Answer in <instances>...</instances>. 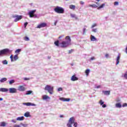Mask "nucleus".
<instances>
[{
    "mask_svg": "<svg viewBox=\"0 0 127 127\" xmlns=\"http://www.w3.org/2000/svg\"><path fill=\"white\" fill-rule=\"evenodd\" d=\"M89 73H90V69H86L85 71V73L87 75V76H88V75H89Z\"/></svg>",
    "mask_w": 127,
    "mask_h": 127,
    "instance_id": "obj_34",
    "label": "nucleus"
},
{
    "mask_svg": "<svg viewBox=\"0 0 127 127\" xmlns=\"http://www.w3.org/2000/svg\"><path fill=\"white\" fill-rule=\"evenodd\" d=\"M14 82H15L14 80L12 79L9 81V85H12V84H13V83H14Z\"/></svg>",
    "mask_w": 127,
    "mask_h": 127,
    "instance_id": "obj_30",
    "label": "nucleus"
},
{
    "mask_svg": "<svg viewBox=\"0 0 127 127\" xmlns=\"http://www.w3.org/2000/svg\"><path fill=\"white\" fill-rule=\"evenodd\" d=\"M105 103L103 101V100H100L99 102V104L101 105V106H102Z\"/></svg>",
    "mask_w": 127,
    "mask_h": 127,
    "instance_id": "obj_37",
    "label": "nucleus"
},
{
    "mask_svg": "<svg viewBox=\"0 0 127 127\" xmlns=\"http://www.w3.org/2000/svg\"><path fill=\"white\" fill-rule=\"evenodd\" d=\"M23 39L25 41H29L30 40L29 38L27 36L24 37Z\"/></svg>",
    "mask_w": 127,
    "mask_h": 127,
    "instance_id": "obj_26",
    "label": "nucleus"
},
{
    "mask_svg": "<svg viewBox=\"0 0 127 127\" xmlns=\"http://www.w3.org/2000/svg\"><path fill=\"white\" fill-rule=\"evenodd\" d=\"M30 104H31L30 106H33L34 107H35V106H36V104L32 103H30Z\"/></svg>",
    "mask_w": 127,
    "mask_h": 127,
    "instance_id": "obj_52",
    "label": "nucleus"
},
{
    "mask_svg": "<svg viewBox=\"0 0 127 127\" xmlns=\"http://www.w3.org/2000/svg\"><path fill=\"white\" fill-rule=\"evenodd\" d=\"M13 127H21V126H20V125H14L13 126Z\"/></svg>",
    "mask_w": 127,
    "mask_h": 127,
    "instance_id": "obj_44",
    "label": "nucleus"
},
{
    "mask_svg": "<svg viewBox=\"0 0 127 127\" xmlns=\"http://www.w3.org/2000/svg\"><path fill=\"white\" fill-rule=\"evenodd\" d=\"M19 91H21L22 92H23L24 91H25V87H24L22 85H20L18 87Z\"/></svg>",
    "mask_w": 127,
    "mask_h": 127,
    "instance_id": "obj_12",
    "label": "nucleus"
},
{
    "mask_svg": "<svg viewBox=\"0 0 127 127\" xmlns=\"http://www.w3.org/2000/svg\"><path fill=\"white\" fill-rule=\"evenodd\" d=\"M23 105H24L25 106H28V107L30 106V102L28 103H24Z\"/></svg>",
    "mask_w": 127,
    "mask_h": 127,
    "instance_id": "obj_32",
    "label": "nucleus"
},
{
    "mask_svg": "<svg viewBox=\"0 0 127 127\" xmlns=\"http://www.w3.org/2000/svg\"><path fill=\"white\" fill-rule=\"evenodd\" d=\"M55 11L57 12V13H64L65 10L64 8H62V7L57 6L55 9Z\"/></svg>",
    "mask_w": 127,
    "mask_h": 127,
    "instance_id": "obj_2",
    "label": "nucleus"
},
{
    "mask_svg": "<svg viewBox=\"0 0 127 127\" xmlns=\"http://www.w3.org/2000/svg\"><path fill=\"white\" fill-rule=\"evenodd\" d=\"M36 12V10H31L28 12V14L30 16V17L32 18L33 17V15Z\"/></svg>",
    "mask_w": 127,
    "mask_h": 127,
    "instance_id": "obj_9",
    "label": "nucleus"
},
{
    "mask_svg": "<svg viewBox=\"0 0 127 127\" xmlns=\"http://www.w3.org/2000/svg\"><path fill=\"white\" fill-rule=\"evenodd\" d=\"M69 8H70V9H75L76 6H75V5H70Z\"/></svg>",
    "mask_w": 127,
    "mask_h": 127,
    "instance_id": "obj_25",
    "label": "nucleus"
},
{
    "mask_svg": "<svg viewBox=\"0 0 127 127\" xmlns=\"http://www.w3.org/2000/svg\"><path fill=\"white\" fill-rule=\"evenodd\" d=\"M91 41H97V38L95 36L91 35L90 37Z\"/></svg>",
    "mask_w": 127,
    "mask_h": 127,
    "instance_id": "obj_18",
    "label": "nucleus"
},
{
    "mask_svg": "<svg viewBox=\"0 0 127 127\" xmlns=\"http://www.w3.org/2000/svg\"><path fill=\"white\" fill-rule=\"evenodd\" d=\"M106 4L105 3H103L102 5H101L97 9H100V8H103L104 7V6Z\"/></svg>",
    "mask_w": 127,
    "mask_h": 127,
    "instance_id": "obj_31",
    "label": "nucleus"
},
{
    "mask_svg": "<svg viewBox=\"0 0 127 127\" xmlns=\"http://www.w3.org/2000/svg\"><path fill=\"white\" fill-rule=\"evenodd\" d=\"M69 44H70V43H69L68 42L64 41L61 43V48H66L69 46Z\"/></svg>",
    "mask_w": 127,
    "mask_h": 127,
    "instance_id": "obj_5",
    "label": "nucleus"
},
{
    "mask_svg": "<svg viewBox=\"0 0 127 127\" xmlns=\"http://www.w3.org/2000/svg\"><path fill=\"white\" fill-rule=\"evenodd\" d=\"M3 100V99H2V98H0V101H2Z\"/></svg>",
    "mask_w": 127,
    "mask_h": 127,
    "instance_id": "obj_63",
    "label": "nucleus"
},
{
    "mask_svg": "<svg viewBox=\"0 0 127 127\" xmlns=\"http://www.w3.org/2000/svg\"><path fill=\"white\" fill-rule=\"evenodd\" d=\"M33 17H34V18H36V17H37V14H33Z\"/></svg>",
    "mask_w": 127,
    "mask_h": 127,
    "instance_id": "obj_47",
    "label": "nucleus"
},
{
    "mask_svg": "<svg viewBox=\"0 0 127 127\" xmlns=\"http://www.w3.org/2000/svg\"><path fill=\"white\" fill-rule=\"evenodd\" d=\"M73 51V49H71V50H69L68 51V54H71Z\"/></svg>",
    "mask_w": 127,
    "mask_h": 127,
    "instance_id": "obj_48",
    "label": "nucleus"
},
{
    "mask_svg": "<svg viewBox=\"0 0 127 127\" xmlns=\"http://www.w3.org/2000/svg\"><path fill=\"white\" fill-rule=\"evenodd\" d=\"M70 16L71 17H72V18H75L76 19H77V18H78L77 17H76V15L75 14H70Z\"/></svg>",
    "mask_w": 127,
    "mask_h": 127,
    "instance_id": "obj_28",
    "label": "nucleus"
},
{
    "mask_svg": "<svg viewBox=\"0 0 127 127\" xmlns=\"http://www.w3.org/2000/svg\"><path fill=\"white\" fill-rule=\"evenodd\" d=\"M23 120H24V117L23 116L16 118V121H23Z\"/></svg>",
    "mask_w": 127,
    "mask_h": 127,
    "instance_id": "obj_20",
    "label": "nucleus"
},
{
    "mask_svg": "<svg viewBox=\"0 0 127 127\" xmlns=\"http://www.w3.org/2000/svg\"><path fill=\"white\" fill-rule=\"evenodd\" d=\"M60 100L61 101H63V102H69L70 100H71V99L70 98H60Z\"/></svg>",
    "mask_w": 127,
    "mask_h": 127,
    "instance_id": "obj_10",
    "label": "nucleus"
},
{
    "mask_svg": "<svg viewBox=\"0 0 127 127\" xmlns=\"http://www.w3.org/2000/svg\"><path fill=\"white\" fill-rule=\"evenodd\" d=\"M10 51L8 49H4L0 51V56H2V55H5V54H7V53H10Z\"/></svg>",
    "mask_w": 127,
    "mask_h": 127,
    "instance_id": "obj_4",
    "label": "nucleus"
},
{
    "mask_svg": "<svg viewBox=\"0 0 127 127\" xmlns=\"http://www.w3.org/2000/svg\"><path fill=\"white\" fill-rule=\"evenodd\" d=\"M73 125V127H77L78 126V123L75 122V118L74 117H71L69 119L68 123L67 124L66 126L67 127H72V125Z\"/></svg>",
    "mask_w": 127,
    "mask_h": 127,
    "instance_id": "obj_1",
    "label": "nucleus"
},
{
    "mask_svg": "<svg viewBox=\"0 0 127 127\" xmlns=\"http://www.w3.org/2000/svg\"><path fill=\"white\" fill-rule=\"evenodd\" d=\"M17 59H18V56H17V55H14V57H13L14 61H16V60H17Z\"/></svg>",
    "mask_w": 127,
    "mask_h": 127,
    "instance_id": "obj_27",
    "label": "nucleus"
},
{
    "mask_svg": "<svg viewBox=\"0 0 127 127\" xmlns=\"http://www.w3.org/2000/svg\"><path fill=\"white\" fill-rule=\"evenodd\" d=\"M20 125L24 127H27L28 126V124H23V123H20Z\"/></svg>",
    "mask_w": 127,
    "mask_h": 127,
    "instance_id": "obj_36",
    "label": "nucleus"
},
{
    "mask_svg": "<svg viewBox=\"0 0 127 127\" xmlns=\"http://www.w3.org/2000/svg\"><path fill=\"white\" fill-rule=\"evenodd\" d=\"M2 64H3V65H6V64H7L8 62H7V61L5 60L2 62Z\"/></svg>",
    "mask_w": 127,
    "mask_h": 127,
    "instance_id": "obj_29",
    "label": "nucleus"
},
{
    "mask_svg": "<svg viewBox=\"0 0 127 127\" xmlns=\"http://www.w3.org/2000/svg\"><path fill=\"white\" fill-rule=\"evenodd\" d=\"M47 24L46 23H42L37 26V28H42V27H46Z\"/></svg>",
    "mask_w": 127,
    "mask_h": 127,
    "instance_id": "obj_8",
    "label": "nucleus"
},
{
    "mask_svg": "<svg viewBox=\"0 0 127 127\" xmlns=\"http://www.w3.org/2000/svg\"><path fill=\"white\" fill-rule=\"evenodd\" d=\"M33 91L32 90H28L26 92V93L25 95H31V94H32Z\"/></svg>",
    "mask_w": 127,
    "mask_h": 127,
    "instance_id": "obj_22",
    "label": "nucleus"
},
{
    "mask_svg": "<svg viewBox=\"0 0 127 127\" xmlns=\"http://www.w3.org/2000/svg\"><path fill=\"white\" fill-rule=\"evenodd\" d=\"M79 80V78L76 76V75H72L71 78V81H78Z\"/></svg>",
    "mask_w": 127,
    "mask_h": 127,
    "instance_id": "obj_11",
    "label": "nucleus"
},
{
    "mask_svg": "<svg viewBox=\"0 0 127 127\" xmlns=\"http://www.w3.org/2000/svg\"><path fill=\"white\" fill-rule=\"evenodd\" d=\"M27 24H28V22L24 23V27H25H25H26V26H27Z\"/></svg>",
    "mask_w": 127,
    "mask_h": 127,
    "instance_id": "obj_41",
    "label": "nucleus"
},
{
    "mask_svg": "<svg viewBox=\"0 0 127 127\" xmlns=\"http://www.w3.org/2000/svg\"><path fill=\"white\" fill-rule=\"evenodd\" d=\"M102 108H107V105L106 104L102 105Z\"/></svg>",
    "mask_w": 127,
    "mask_h": 127,
    "instance_id": "obj_51",
    "label": "nucleus"
},
{
    "mask_svg": "<svg viewBox=\"0 0 127 127\" xmlns=\"http://www.w3.org/2000/svg\"><path fill=\"white\" fill-rule=\"evenodd\" d=\"M11 122L14 123V124H15V123H16V121H15V120H12Z\"/></svg>",
    "mask_w": 127,
    "mask_h": 127,
    "instance_id": "obj_53",
    "label": "nucleus"
},
{
    "mask_svg": "<svg viewBox=\"0 0 127 127\" xmlns=\"http://www.w3.org/2000/svg\"><path fill=\"white\" fill-rule=\"evenodd\" d=\"M60 91H63V88L62 87H60L58 89V92H60Z\"/></svg>",
    "mask_w": 127,
    "mask_h": 127,
    "instance_id": "obj_40",
    "label": "nucleus"
},
{
    "mask_svg": "<svg viewBox=\"0 0 127 127\" xmlns=\"http://www.w3.org/2000/svg\"><path fill=\"white\" fill-rule=\"evenodd\" d=\"M57 22H58V21L57 20L56 21H55V22L54 23V25L56 26V25L57 24Z\"/></svg>",
    "mask_w": 127,
    "mask_h": 127,
    "instance_id": "obj_58",
    "label": "nucleus"
},
{
    "mask_svg": "<svg viewBox=\"0 0 127 127\" xmlns=\"http://www.w3.org/2000/svg\"><path fill=\"white\" fill-rule=\"evenodd\" d=\"M102 93L106 96H109L111 94V91H102Z\"/></svg>",
    "mask_w": 127,
    "mask_h": 127,
    "instance_id": "obj_14",
    "label": "nucleus"
},
{
    "mask_svg": "<svg viewBox=\"0 0 127 127\" xmlns=\"http://www.w3.org/2000/svg\"><path fill=\"white\" fill-rule=\"evenodd\" d=\"M48 59H51V57H48Z\"/></svg>",
    "mask_w": 127,
    "mask_h": 127,
    "instance_id": "obj_64",
    "label": "nucleus"
},
{
    "mask_svg": "<svg viewBox=\"0 0 127 127\" xmlns=\"http://www.w3.org/2000/svg\"><path fill=\"white\" fill-rule=\"evenodd\" d=\"M97 89H99V88H101V85H98L97 86H96Z\"/></svg>",
    "mask_w": 127,
    "mask_h": 127,
    "instance_id": "obj_59",
    "label": "nucleus"
},
{
    "mask_svg": "<svg viewBox=\"0 0 127 127\" xmlns=\"http://www.w3.org/2000/svg\"><path fill=\"white\" fill-rule=\"evenodd\" d=\"M96 64H98V65H100V64H101V63H100V62H97V63H96Z\"/></svg>",
    "mask_w": 127,
    "mask_h": 127,
    "instance_id": "obj_60",
    "label": "nucleus"
},
{
    "mask_svg": "<svg viewBox=\"0 0 127 127\" xmlns=\"http://www.w3.org/2000/svg\"><path fill=\"white\" fill-rule=\"evenodd\" d=\"M54 44L56 45V46H57L58 47H61V43H59V40L55 41Z\"/></svg>",
    "mask_w": 127,
    "mask_h": 127,
    "instance_id": "obj_13",
    "label": "nucleus"
},
{
    "mask_svg": "<svg viewBox=\"0 0 127 127\" xmlns=\"http://www.w3.org/2000/svg\"><path fill=\"white\" fill-rule=\"evenodd\" d=\"M65 39L67 41H65L66 42H68V43L70 44L71 43V38L70 36H67L65 37Z\"/></svg>",
    "mask_w": 127,
    "mask_h": 127,
    "instance_id": "obj_17",
    "label": "nucleus"
},
{
    "mask_svg": "<svg viewBox=\"0 0 127 127\" xmlns=\"http://www.w3.org/2000/svg\"><path fill=\"white\" fill-rule=\"evenodd\" d=\"M80 4L83 5V4H84V1H81L80 2Z\"/></svg>",
    "mask_w": 127,
    "mask_h": 127,
    "instance_id": "obj_56",
    "label": "nucleus"
},
{
    "mask_svg": "<svg viewBox=\"0 0 127 127\" xmlns=\"http://www.w3.org/2000/svg\"><path fill=\"white\" fill-rule=\"evenodd\" d=\"M5 122H1V124H0V127H5Z\"/></svg>",
    "mask_w": 127,
    "mask_h": 127,
    "instance_id": "obj_35",
    "label": "nucleus"
},
{
    "mask_svg": "<svg viewBox=\"0 0 127 127\" xmlns=\"http://www.w3.org/2000/svg\"><path fill=\"white\" fill-rule=\"evenodd\" d=\"M120 59H121V56L119 54L116 59V65H118L119 63H120Z\"/></svg>",
    "mask_w": 127,
    "mask_h": 127,
    "instance_id": "obj_15",
    "label": "nucleus"
},
{
    "mask_svg": "<svg viewBox=\"0 0 127 127\" xmlns=\"http://www.w3.org/2000/svg\"><path fill=\"white\" fill-rule=\"evenodd\" d=\"M124 78H125V79H127V73H125L124 75Z\"/></svg>",
    "mask_w": 127,
    "mask_h": 127,
    "instance_id": "obj_49",
    "label": "nucleus"
},
{
    "mask_svg": "<svg viewBox=\"0 0 127 127\" xmlns=\"http://www.w3.org/2000/svg\"><path fill=\"white\" fill-rule=\"evenodd\" d=\"M43 100H47L48 99H50V97L46 95H45L43 96Z\"/></svg>",
    "mask_w": 127,
    "mask_h": 127,
    "instance_id": "obj_23",
    "label": "nucleus"
},
{
    "mask_svg": "<svg viewBox=\"0 0 127 127\" xmlns=\"http://www.w3.org/2000/svg\"><path fill=\"white\" fill-rule=\"evenodd\" d=\"M83 34H85V31H86V28H83Z\"/></svg>",
    "mask_w": 127,
    "mask_h": 127,
    "instance_id": "obj_55",
    "label": "nucleus"
},
{
    "mask_svg": "<svg viewBox=\"0 0 127 127\" xmlns=\"http://www.w3.org/2000/svg\"><path fill=\"white\" fill-rule=\"evenodd\" d=\"M53 87H51V86L48 85H47L45 87V90L46 91H48L50 95H52V94H53Z\"/></svg>",
    "mask_w": 127,
    "mask_h": 127,
    "instance_id": "obj_3",
    "label": "nucleus"
},
{
    "mask_svg": "<svg viewBox=\"0 0 127 127\" xmlns=\"http://www.w3.org/2000/svg\"><path fill=\"white\" fill-rule=\"evenodd\" d=\"M0 92H8V89L5 88H0Z\"/></svg>",
    "mask_w": 127,
    "mask_h": 127,
    "instance_id": "obj_16",
    "label": "nucleus"
},
{
    "mask_svg": "<svg viewBox=\"0 0 127 127\" xmlns=\"http://www.w3.org/2000/svg\"><path fill=\"white\" fill-rule=\"evenodd\" d=\"M114 5H119V2H118V1L115 2Z\"/></svg>",
    "mask_w": 127,
    "mask_h": 127,
    "instance_id": "obj_46",
    "label": "nucleus"
},
{
    "mask_svg": "<svg viewBox=\"0 0 127 127\" xmlns=\"http://www.w3.org/2000/svg\"><path fill=\"white\" fill-rule=\"evenodd\" d=\"M10 58L11 59V62H13L14 60H13V56H12V55H11L10 57Z\"/></svg>",
    "mask_w": 127,
    "mask_h": 127,
    "instance_id": "obj_39",
    "label": "nucleus"
},
{
    "mask_svg": "<svg viewBox=\"0 0 127 127\" xmlns=\"http://www.w3.org/2000/svg\"><path fill=\"white\" fill-rule=\"evenodd\" d=\"M20 51H21V49H18L16 50L15 52V53H19V52H20Z\"/></svg>",
    "mask_w": 127,
    "mask_h": 127,
    "instance_id": "obj_38",
    "label": "nucleus"
},
{
    "mask_svg": "<svg viewBox=\"0 0 127 127\" xmlns=\"http://www.w3.org/2000/svg\"><path fill=\"white\" fill-rule=\"evenodd\" d=\"M13 17L14 18H15L14 20V22H17V21H18V20H20V19H22V15H15L13 16Z\"/></svg>",
    "mask_w": 127,
    "mask_h": 127,
    "instance_id": "obj_6",
    "label": "nucleus"
},
{
    "mask_svg": "<svg viewBox=\"0 0 127 127\" xmlns=\"http://www.w3.org/2000/svg\"><path fill=\"white\" fill-rule=\"evenodd\" d=\"M24 80L25 81H27V80H29V78L25 77V78H24Z\"/></svg>",
    "mask_w": 127,
    "mask_h": 127,
    "instance_id": "obj_54",
    "label": "nucleus"
},
{
    "mask_svg": "<svg viewBox=\"0 0 127 127\" xmlns=\"http://www.w3.org/2000/svg\"><path fill=\"white\" fill-rule=\"evenodd\" d=\"M92 31H93V32H95V33L97 32V28L92 29Z\"/></svg>",
    "mask_w": 127,
    "mask_h": 127,
    "instance_id": "obj_43",
    "label": "nucleus"
},
{
    "mask_svg": "<svg viewBox=\"0 0 127 127\" xmlns=\"http://www.w3.org/2000/svg\"><path fill=\"white\" fill-rule=\"evenodd\" d=\"M105 57H106V58H108L109 57V54H106L105 55Z\"/></svg>",
    "mask_w": 127,
    "mask_h": 127,
    "instance_id": "obj_57",
    "label": "nucleus"
},
{
    "mask_svg": "<svg viewBox=\"0 0 127 127\" xmlns=\"http://www.w3.org/2000/svg\"><path fill=\"white\" fill-rule=\"evenodd\" d=\"M89 5L90 6H91V7H93L94 8H97V7H98V5L96 4Z\"/></svg>",
    "mask_w": 127,
    "mask_h": 127,
    "instance_id": "obj_33",
    "label": "nucleus"
},
{
    "mask_svg": "<svg viewBox=\"0 0 127 127\" xmlns=\"http://www.w3.org/2000/svg\"><path fill=\"white\" fill-rule=\"evenodd\" d=\"M24 117H26V118H28L30 117V114L29 113V112H27L24 114Z\"/></svg>",
    "mask_w": 127,
    "mask_h": 127,
    "instance_id": "obj_21",
    "label": "nucleus"
},
{
    "mask_svg": "<svg viewBox=\"0 0 127 127\" xmlns=\"http://www.w3.org/2000/svg\"><path fill=\"white\" fill-rule=\"evenodd\" d=\"M7 80V79L5 77H3L1 78V79L0 80V82L1 83H4V82H6V81Z\"/></svg>",
    "mask_w": 127,
    "mask_h": 127,
    "instance_id": "obj_19",
    "label": "nucleus"
},
{
    "mask_svg": "<svg viewBox=\"0 0 127 127\" xmlns=\"http://www.w3.org/2000/svg\"><path fill=\"white\" fill-rule=\"evenodd\" d=\"M116 108H122V104H121V103H118L116 104Z\"/></svg>",
    "mask_w": 127,
    "mask_h": 127,
    "instance_id": "obj_24",
    "label": "nucleus"
},
{
    "mask_svg": "<svg viewBox=\"0 0 127 127\" xmlns=\"http://www.w3.org/2000/svg\"><path fill=\"white\" fill-rule=\"evenodd\" d=\"M122 107L124 108L125 107H127V103H124L123 104V105H122Z\"/></svg>",
    "mask_w": 127,
    "mask_h": 127,
    "instance_id": "obj_45",
    "label": "nucleus"
},
{
    "mask_svg": "<svg viewBox=\"0 0 127 127\" xmlns=\"http://www.w3.org/2000/svg\"><path fill=\"white\" fill-rule=\"evenodd\" d=\"M96 26H97V24H94L92 25L91 28H94V27H96Z\"/></svg>",
    "mask_w": 127,
    "mask_h": 127,
    "instance_id": "obj_42",
    "label": "nucleus"
},
{
    "mask_svg": "<svg viewBox=\"0 0 127 127\" xmlns=\"http://www.w3.org/2000/svg\"><path fill=\"white\" fill-rule=\"evenodd\" d=\"M63 36H64V35H62V36H60L59 38H62V37H63Z\"/></svg>",
    "mask_w": 127,
    "mask_h": 127,
    "instance_id": "obj_62",
    "label": "nucleus"
},
{
    "mask_svg": "<svg viewBox=\"0 0 127 127\" xmlns=\"http://www.w3.org/2000/svg\"><path fill=\"white\" fill-rule=\"evenodd\" d=\"M60 118H64V116L63 115H60Z\"/></svg>",
    "mask_w": 127,
    "mask_h": 127,
    "instance_id": "obj_61",
    "label": "nucleus"
},
{
    "mask_svg": "<svg viewBox=\"0 0 127 127\" xmlns=\"http://www.w3.org/2000/svg\"><path fill=\"white\" fill-rule=\"evenodd\" d=\"M92 60H95V57H93L90 58V61H92Z\"/></svg>",
    "mask_w": 127,
    "mask_h": 127,
    "instance_id": "obj_50",
    "label": "nucleus"
},
{
    "mask_svg": "<svg viewBox=\"0 0 127 127\" xmlns=\"http://www.w3.org/2000/svg\"><path fill=\"white\" fill-rule=\"evenodd\" d=\"M8 91L10 94H15V93H17V89L14 88H9Z\"/></svg>",
    "mask_w": 127,
    "mask_h": 127,
    "instance_id": "obj_7",
    "label": "nucleus"
}]
</instances>
